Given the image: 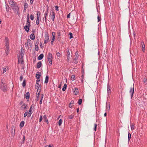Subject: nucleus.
<instances>
[{"label":"nucleus","mask_w":147,"mask_h":147,"mask_svg":"<svg viewBox=\"0 0 147 147\" xmlns=\"http://www.w3.org/2000/svg\"><path fill=\"white\" fill-rule=\"evenodd\" d=\"M1 89L4 92H6L8 89L6 84L3 81H2L1 84Z\"/></svg>","instance_id":"1"},{"label":"nucleus","mask_w":147,"mask_h":147,"mask_svg":"<svg viewBox=\"0 0 147 147\" xmlns=\"http://www.w3.org/2000/svg\"><path fill=\"white\" fill-rule=\"evenodd\" d=\"M25 47H28V49H31L32 46V45L31 43V41L30 39H28L27 40V42L25 44Z\"/></svg>","instance_id":"2"},{"label":"nucleus","mask_w":147,"mask_h":147,"mask_svg":"<svg viewBox=\"0 0 147 147\" xmlns=\"http://www.w3.org/2000/svg\"><path fill=\"white\" fill-rule=\"evenodd\" d=\"M52 59L53 56L52 54L51 53H49L47 57V59L48 62L49 66H51L52 64Z\"/></svg>","instance_id":"3"},{"label":"nucleus","mask_w":147,"mask_h":147,"mask_svg":"<svg viewBox=\"0 0 147 147\" xmlns=\"http://www.w3.org/2000/svg\"><path fill=\"white\" fill-rule=\"evenodd\" d=\"M9 4L10 6H11L13 9H16L17 7V5L16 3L12 0H9Z\"/></svg>","instance_id":"4"},{"label":"nucleus","mask_w":147,"mask_h":147,"mask_svg":"<svg viewBox=\"0 0 147 147\" xmlns=\"http://www.w3.org/2000/svg\"><path fill=\"white\" fill-rule=\"evenodd\" d=\"M55 16V13L53 11H51L50 13V14L49 15V19L50 18L54 22V21Z\"/></svg>","instance_id":"5"},{"label":"nucleus","mask_w":147,"mask_h":147,"mask_svg":"<svg viewBox=\"0 0 147 147\" xmlns=\"http://www.w3.org/2000/svg\"><path fill=\"white\" fill-rule=\"evenodd\" d=\"M45 38L44 43L46 44L49 41V37L48 34L47 33L45 34Z\"/></svg>","instance_id":"6"},{"label":"nucleus","mask_w":147,"mask_h":147,"mask_svg":"<svg viewBox=\"0 0 147 147\" xmlns=\"http://www.w3.org/2000/svg\"><path fill=\"white\" fill-rule=\"evenodd\" d=\"M5 46L6 48H8L9 47V40L7 38H5Z\"/></svg>","instance_id":"7"},{"label":"nucleus","mask_w":147,"mask_h":147,"mask_svg":"<svg viewBox=\"0 0 147 147\" xmlns=\"http://www.w3.org/2000/svg\"><path fill=\"white\" fill-rule=\"evenodd\" d=\"M48 9H47L46 11L45 12L44 14V18H44L45 19V22L46 23L47 21V16H48Z\"/></svg>","instance_id":"8"},{"label":"nucleus","mask_w":147,"mask_h":147,"mask_svg":"<svg viewBox=\"0 0 147 147\" xmlns=\"http://www.w3.org/2000/svg\"><path fill=\"white\" fill-rule=\"evenodd\" d=\"M111 92V89L110 86L108 84L107 85V93L108 96L110 95Z\"/></svg>","instance_id":"9"},{"label":"nucleus","mask_w":147,"mask_h":147,"mask_svg":"<svg viewBox=\"0 0 147 147\" xmlns=\"http://www.w3.org/2000/svg\"><path fill=\"white\" fill-rule=\"evenodd\" d=\"M32 106H31L28 112V117H30L31 114H32Z\"/></svg>","instance_id":"10"},{"label":"nucleus","mask_w":147,"mask_h":147,"mask_svg":"<svg viewBox=\"0 0 147 147\" xmlns=\"http://www.w3.org/2000/svg\"><path fill=\"white\" fill-rule=\"evenodd\" d=\"M134 87L133 88H130V93L131 94V98H132L133 96V95L134 93Z\"/></svg>","instance_id":"11"},{"label":"nucleus","mask_w":147,"mask_h":147,"mask_svg":"<svg viewBox=\"0 0 147 147\" xmlns=\"http://www.w3.org/2000/svg\"><path fill=\"white\" fill-rule=\"evenodd\" d=\"M30 26H29L28 25H26L24 26V29L27 32H28L29 30V27H30Z\"/></svg>","instance_id":"12"},{"label":"nucleus","mask_w":147,"mask_h":147,"mask_svg":"<svg viewBox=\"0 0 147 147\" xmlns=\"http://www.w3.org/2000/svg\"><path fill=\"white\" fill-rule=\"evenodd\" d=\"M24 11H26L27 8L28 7V4L25 1L24 5Z\"/></svg>","instance_id":"13"},{"label":"nucleus","mask_w":147,"mask_h":147,"mask_svg":"<svg viewBox=\"0 0 147 147\" xmlns=\"http://www.w3.org/2000/svg\"><path fill=\"white\" fill-rule=\"evenodd\" d=\"M141 44L142 45V51L143 52H144L145 50V45L143 42H141Z\"/></svg>","instance_id":"14"},{"label":"nucleus","mask_w":147,"mask_h":147,"mask_svg":"<svg viewBox=\"0 0 147 147\" xmlns=\"http://www.w3.org/2000/svg\"><path fill=\"white\" fill-rule=\"evenodd\" d=\"M78 57H75L74 59L73 60V62L75 63H77L78 62Z\"/></svg>","instance_id":"15"},{"label":"nucleus","mask_w":147,"mask_h":147,"mask_svg":"<svg viewBox=\"0 0 147 147\" xmlns=\"http://www.w3.org/2000/svg\"><path fill=\"white\" fill-rule=\"evenodd\" d=\"M26 104L24 103L22 105L21 108L22 110L24 109H26Z\"/></svg>","instance_id":"16"},{"label":"nucleus","mask_w":147,"mask_h":147,"mask_svg":"<svg viewBox=\"0 0 147 147\" xmlns=\"http://www.w3.org/2000/svg\"><path fill=\"white\" fill-rule=\"evenodd\" d=\"M30 94L28 92H27L25 95V98L27 99H29L30 98Z\"/></svg>","instance_id":"17"},{"label":"nucleus","mask_w":147,"mask_h":147,"mask_svg":"<svg viewBox=\"0 0 147 147\" xmlns=\"http://www.w3.org/2000/svg\"><path fill=\"white\" fill-rule=\"evenodd\" d=\"M75 89L74 90V93L75 95H77L78 93V90L77 88H74Z\"/></svg>","instance_id":"18"},{"label":"nucleus","mask_w":147,"mask_h":147,"mask_svg":"<svg viewBox=\"0 0 147 147\" xmlns=\"http://www.w3.org/2000/svg\"><path fill=\"white\" fill-rule=\"evenodd\" d=\"M40 100L39 102L40 104H42V99L43 97V94H41L40 95Z\"/></svg>","instance_id":"19"},{"label":"nucleus","mask_w":147,"mask_h":147,"mask_svg":"<svg viewBox=\"0 0 147 147\" xmlns=\"http://www.w3.org/2000/svg\"><path fill=\"white\" fill-rule=\"evenodd\" d=\"M30 39L32 40H34L35 38V36L34 34H32L30 36Z\"/></svg>","instance_id":"20"},{"label":"nucleus","mask_w":147,"mask_h":147,"mask_svg":"<svg viewBox=\"0 0 147 147\" xmlns=\"http://www.w3.org/2000/svg\"><path fill=\"white\" fill-rule=\"evenodd\" d=\"M44 55L43 54H40L38 57V59L39 60L42 59Z\"/></svg>","instance_id":"21"},{"label":"nucleus","mask_w":147,"mask_h":147,"mask_svg":"<svg viewBox=\"0 0 147 147\" xmlns=\"http://www.w3.org/2000/svg\"><path fill=\"white\" fill-rule=\"evenodd\" d=\"M74 104V101L73 100H72L70 103L69 104V107L70 108H71L73 106Z\"/></svg>","instance_id":"22"},{"label":"nucleus","mask_w":147,"mask_h":147,"mask_svg":"<svg viewBox=\"0 0 147 147\" xmlns=\"http://www.w3.org/2000/svg\"><path fill=\"white\" fill-rule=\"evenodd\" d=\"M42 63L41 62H39L37 63V67L38 69L41 66Z\"/></svg>","instance_id":"23"},{"label":"nucleus","mask_w":147,"mask_h":147,"mask_svg":"<svg viewBox=\"0 0 147 147\" xmlns=\"http://www.w3.org/2000/svg\"><path fill=\"white\" fill-rule=\"evenodd\" d=\"M43 118L44 121L46 122L48 124L49 123L48 120L47 119V116L46 115H44L43 116Z\"/></svg>","instance_id":"24"},{"label":"nucleus","mask_w":147,"mask_h":147,"mask_svg":"<svg viewBox=\"0 0 147 147\" xmlns=\"http://www.w3.org/2000/svg\"><path fill=\"white\" fill-rule=\"evenodd\" d=\"M24 121H21L20 122V127H21V128L22 127L24 126Z\"/></svg>","instance_id":"25"},{"label":"nucleus","mask_w":147,"mask_h":147,"mask_svg":"<svg viewBox=\"0 0 147 147\" xmlns=\"http://www.w3.org/2000/svg\"><path fill=\"white\" fill-rule=\"evenodd\" d=\"M49 80V77L48 76H46L45 78V83H47L48 82Z\"/></svg>","instance_id":"26"},{"label":"nucleus","mask_w":147,"mask_h":147,"mask_svg":"<svg viewBox=\"0 0 147 147\" xmlns=\"http://www.w3.org/2000/svg\"><path fill=\"white\" fill-rule=\"evenodd\" d=\"M27 22H26V25H28L29 26H30V20H29V19H28V18H27Z\"/></svg>","instance_id":"27"},{"label":"nucleus","mask_w":147,"mask_h":147,"mask_svg":"<svg viewBox=\"0 0 147 147\" xmlns=\"http://www.w3.org/2000/svg\"><path fill=\"white\" fill-rule=\"evenodd\" d=\"M9 47H8V48H6V50H5V53L7 55L8 53H9Z\"/></svg>","instance_id":"28"},{"label":"nucleus","mask_w":147,"mask_h":147,"mask_svg":"<svg viewBox=\"0 0 147 147\" xmlns=\"http://www.w3.org/2000/svg\"><path fill=\"white\" fill-rule=\"evenodd\" d=\"M71 56L70 53H69L67 55V61H68Z\"/></svg>","instance_id":"29"},{"label":"nucleus","mask_w":147,"mask_h":147,"mask_svg":"<svg viewBox=\"0 0 147 147\" xmlns=\"http://www.w3.org/2000/svg\"><path fill=\"white\" fill-rule=\"evenodd\" d=\"M40 17V12L38 11L36 13V18L39 19Z\"/></svg>","instance_id":"30"},{"label":"nucleus","mask_w":147,"mask_h":147,"mask_svg":"<svg viewBox=\"0 0 147 147\" xmlns=\"http://www.w3.org/2000/svg\"><path fill=\"white\" fill-rule=\"evenodd\" d=\"M67 88V85L66 84H65L63 88H62V90L63 91H64Z\"/></svg>","instance_id":"31"},{"label":"nucleus","mask_w":147,"mask_h":147,"mask_svg":"<svg viewBox=\"0 0 147 147\" xmlns=\"http://www.w3.org/2000/svg\"><path fill=\"white\" fill-rule=\"evenodd\" d=\"M8 69V68L6 67H4L3 69V72L4 73V72H6Z\"/></svg>","instance_id":"32"},{"label":"nucleus","mask_w":147,"mask_h":147,"mask_svg":"<svg viewBox=\"0 0 147 147\" xmlns=\"http://www.w3.org/2000/svg\"><path fill=\"white\" fill-rule=\"evenodd\" d=\"M131 130L133 131L135 128V126L133 124H131Z\"/></svg>","instance_id":"33"},{"label":"nucleus","mask_w":147,"mask_h":147,"mask_svg":"<svg viewBox=\"0 0 147 147\" xmlns=\"http://www.w3.org/2000/svg\"><path fill=\"white\" fill-rule=\"evenodd\" d=\"M57 34L58 36H61V31L60 30H58Z\"/></svg>","instance_id":"34"},{"label":"nucleus","mask_w":147,"mask_h":147,"mask_svg":"<svg viewBox=\"0 0 147 147\" xmlns=\"http://www.w3.org/2000/svg\"><path fill=\"white\" fill-rule=\"evenodd\" d=\"M26 85V80H24L23 82L22 83V86L23 87H24Z\"/></svg>","instance_id":"35"},{"label":"nucleus","mask_w":147,"mask_h":147,"mask_svg":"<svg viewBox=\"0 0 147 147\" xmlns=\"http://www.w3.org/2000/svg\"><path fill=\"white\" fill-rule=\"evenodd\" d=\"M39 19L36 18V23L37 25L39 24Z\"/></svg>","instance_id":"36"},{"label":"nucleus","mask_w":147,"mask_h":147,"mask_svg":"<svg viewBox=\"0 0 147 147\" xmlns=\"http://www.w3.org/2000/svg\"><path fill=\"white\" fill-rule=\"evenodd\" d=\"M62 123V121L61 119H60L59 120V122H58V124L59 126H60Z\"/></svg>","instance_id":"37"},{"label":"nucleus","mask_w":147,"mask_h":147,"mask_svg":"<svg viewBox=\"0 0 147 147\" xmlns=\"http://www.w3.org/2000/svg\"><path fill=\"white\" fill-rule=\"evenodd\" d=\"M41 91V90H39L37 89V91L36 92V94H40V93Z\"/></svg>","instance_id":"38"},{"label":"nucleus","mask_w":147,"mask_h":147,"mask_svg":"<svg viewBox=\"0 0 147 147\" xmlns=\"http://www.w3.org/2000/svg\"><path fill=\"white\" fill-rule=\"evenodd\" d=\"M82 99H80L78 101V103L79 105H80L82 102Z\"/></svg>","instance_id":"39"},{"label":"nucleus","mask_w":147,"mask_h":147,"mask_svg":"<svg viewBox=\"0 0 147 147\" xmlns=\"http://www.w3.org/2000/svg\"><path fill=\"white\" fill-rule=\"evenodd\" d=\"M40 76V75L39 74H36V78L37 79H39Z\"/></svg>","instance_id":"40"},{"label":"nucleus","mask_w":147,"mask_h":147,"mask_svg":"<svg viewBox=\"0 0 147 147\" xmlns=\"http://www.w3.org/2000/svg\"><path fill=\"white\" fill-rule=\"evenodd\" d=\"M75 76L74 75H72L71 76V80H75Z\"/></svg>","instance_id":"41"},{"label":"nucleus","mask_w":147,"mask_h":147,"mask_svg":"<svg viewBox=\"0 0 147 147\" xmlns=\"http://www.w3.org/2000/svg\"><path fill=\"white\" fill-rule=\"evenodd\" d=\"M69 35H70L69 38L71 39L73 38V34L71 32L69 33Z\"/></svg>","instance_id":"42"},{"label":"nucleus","mask_w":147,"mask_h":147,"mask_svg":"<svg viewBox=\"0 0 147 147\" xmlns=\"http://www.w3.org/2000/svg\"><path fill=\"white\" fill-rule=\"evenodd\" d=\"M128 140H129L130 139H131V134L129 133L128 134Z\"/></svg>","instance_id":"43"},{"label":"nucleus","mask_w":147,"mask_h":147,"mask_svg":"<svg viewBox=\"0 0 147 147\" xmlns=\"http://www.w3.org/2000/svg\"><path fill=\"white\" fill-rule=\"evenodd\" d=\"M30 18L32 20H33L34 19V17L33 15H31L30 16Z\"/></svg>","instance_id":"44"},{"label":"nucleus","mask_w":147,"mask_h":147,"mask_svg":"<svg viewBox=\"0 0 147 147\" xmlns=\"http://www.w3.org/2000/svg\"><path fill=\"white\" fill-rule=\"evenodd\" d=\"M55 37H53L52 40L51 42V45L53 44V42L55 40Z\"/></svg>","instance_id":"45"},{"label":"nucleus","mask_w":147,"mask_h":147,"mask_svg":"<svg viewBox=\"0 0 147 147\" xmlns=\"http://www.w3.org/2000/svg\"><path fill=\"white\" fill-rule=\"evenodd\" d=\"M84 74H82V76H81L82 78L81 79V81L82 82H83V80L84 79Z\"/></svg>","instance_id":"46"},{"label":"nucleus","mask_w":147,"mask_h":147,"mask_svg":"<svg viewBox=\"0 0 147 147\" xmlns=\"http://www.w3.org/2000/svg\"><path fill=\"white\" fill-rule=\"evenodd\" d=\"M28 112H25L24 114V117H26V116L28 115Z\"/></svg>","instance_id":"47"},{"label":"nucleus","mask_w":147,"mask_h":147,"mask_svg":"<svg viewBox=\"0 0 147 147\" xmlns=\"http://www.w3.org/2000/svg\"><path fill=\"white\" fill-rule=\"evenodd\" d=\"M74 115H70L69 117V119H72L74 118Z\"/></svg>","instance_id":"48"},{"label":"nucleus","mask_w":147,"mask_h":147,"mask_svg":"<svg viewBox=\"0 0 147 147\" xmlns=\"http://www.w3.org/2000/svg\"><path fill=\"white\" fill-rule=\"evenodd\" d=\"M40 94H36V98L37 100H38L39 98V97H40Z\"/></svg>","instance_id":"49"},{"label":"nucleus","mask_w":147,"mask_h":147,"mask_svg":"<svg viewBox=\"0 0 147 147\" xmlns=\"http://www.w3.org/2000/svg\"><path fill=\"white\" fill-rule=\"evenodd\" d=\"M75 57H78V51H76L75 54Z\"/></svg>","instance_id":"50"},{"label":"nucleus","mask_w":147,"mask_h":147,"mask_svg":"<svg viewBox=\"0 0 147 147\" xmlns=\"http://www.w3.org/2000/svg\"><path fill=\"white\" fill-rule=\"evenodd\" d=\"M42 116H40V119H39V122H41V121H42Z\"/></svg>","instance_id":"51"},{"label":"nucleus","mask_w":147,"mask_h":147,"mask_svg":"<svg viewBox=\"0 0 147 147\" xmlns=\"http://www.w3.org/2000/svg\"><path fill=\"white\" fill-rule=\"evenodd\" d=\"M39 83H36V85H35V86L36 87V88H37L38 87V86L39 85Z\"/></svg>","instance_id":"52"},{"label":"nucleus","mask_w":147,"mask_h":147,"mask_svg":"<svg viewBox=\"0 0 147 147\" xmlns=\"http://www.w3.org/2000/svg\"><path fill=\"white\" fill-rule=\"evenodd\" d=\"M56 55L57 57H60V56L61 55L60 53H59V52H58V53H57Z\"/></svg>","instance_id":"53"},{"label":"nucleus","mask_w":147,"mask_h":147,"mask_svg":"<svg viewBox=\"0 0 147 147\" xmlns=\"http://www.w3.org/2000/svg\"><path fill=\"white\" fill-rule=\"evenodd\" d=\"M144 83H145V84H147V80L146 79V78H144Z\"/></svg>","instance_id":"54"},{"label":"nucleus","mask_w":147,"mask_h":147,"mask_svg":"<svg viewBox=\"0 0 147 147\" xmlns=\"http://www.w3.org/2000/svg\"><path fill=\"white\" fill-rule=\"evenodd\" d=\"M96 126H97V125L96 124H95L94 125V130L95 131H96Z\"/></svg>","instance_id":"55"},{"label":"nucleus","mask_w":147,"mask_h":147,"mask_svg":"<svg viewBox=\"0 0 147 147\" xmlns=\"http://www.w3.org/2000/svg\"><path fill=\"white\" fill-rule=\"evenodd\" d=\"M35 49L36 51H38V48L36 45H35Z\"/></svg>","instance_id":"56"},{"label":"nucleus","mask_w":147,"mask_h":147,"mask_svg":"<svg viewBox=\"0 0 147 147\" xmlns=\"http://www.w3.org/2000/svg\"><path fill=\"white\" fill-rule=\"evenodd\" d=\"M52 35L53 36V37H55V33L54 32H52Z\"/></svg>","instance_id":"57"},{"label":"nucleus","mask_w":147,"mask_h":147,"mask_svg":"<svg viewBox=\"0 0 147 147\" xmlns=\"http://www.w3.org/2000/svg\"><path fill=\"white\" fill-rule=\"evenodd\" d=\"M23 79V77L22 76H21L20 77V81H22Z\"/></svg>","instance_id":"58"},{"label":"nucleus","mask_w":147,"mask_h":147,"mask_svg":"<svg viewBox=\"0 0 147 147\" xmlns=\"http://www.w3.org/2000/svg\"><path fill=\"white\" fill-rule=\"evenodd\" d=\"M55 9L57 10V11H58L59 10V9H58V7L57 6H55Z\"/></svg>","instance_id":"59"},{"label":"nucleus","mask_w":147,"mask_h":147,"mask_svg":"<svg viewBox=\"0 0 147 147\" xmlns=\"http://www.w3.org/2000/svg\"><path fill=\"white\" fill-rule=\"evenodd\" d=\"M41 86L39 85L38 86V87L37 88V89H39V90H41Z\"/></svg>","instance_id":"60"},{"label":"nucleus","mask_w":147,"mask_h":147,"mask_svg":"<svg viewBox=\"0 0 147 147\" xmlns=\"http://www.w3.org/2000/svg\"><path fill=\"white\" fill-rule=\"evenodd\" d=\"M70 13H69L67 16V18H69L70 17Z\"/></svg>","instance_id":"61"},{"label":"nucleus","mask_w":147,"mask_h":147,"mask_svg":"<svg viewBox=\"0 0 147 147\" xmlns=\"http://www.w3.org/2000/svg\"><path fill=\"white\" fill-rule=\"evenodd\" d=\"M100 18L98 16V22H99V21H100Z\"/></svg>","instance_id":"62"},{"label":"nucleus","mask_w":147,"mask_h":147,"mask_svg":"<svg viewBox=\"0 0 147 147\" xmlns=\"http://www.w3.org/2000/svg\"><path fill=\"white\" fill-rule=\"evenodd\" d=\"M45 147H52L51 145H48L45 146Z\"/></svg>","instance_id":"63"},{"label":"nucleus","mask_w":147,"mask_h":147,"mask_svg":"<svg viewBox=\"0 0 147 147\" xmlns=\"http://www.w3.org/2000/svg\"><path fill=\"white\" fill-rule=\"evenodd\" d=\"M34 0H30V3L31 4L33 3Z\"/></svg>","instance_id":"64"}]
</instances>
